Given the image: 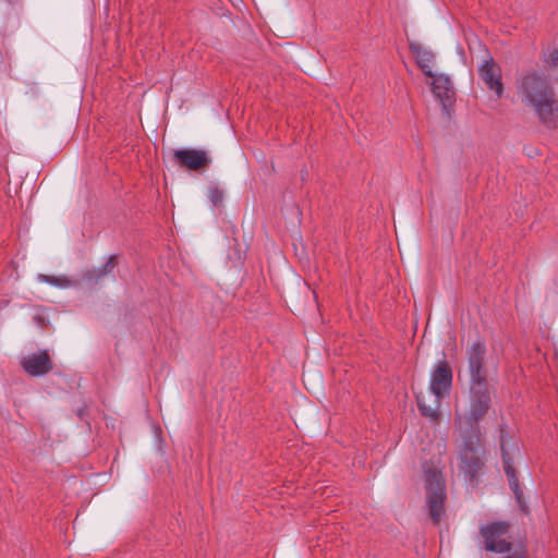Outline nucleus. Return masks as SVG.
I'll return each instance as SVG.
<instances>
[{
	"instance_id": "obj_1",
	"label": "nucleus",
	"mask_w": 558,
	"mask_h": 558,
	"mask_svg": "<svg viewBox=\"0 0 558 558\" xmlns=\"http://www.w3.org/2000/svg\"><path fill=\"white\" fill-rule=\"evenodd\" d=\"M515 87L521 102L534 110L546 129L558 128V96L545 73L529 69L517 78Z\"/></svg>"
},
{
	"instance_id": "obj_2",
	"label": "nucleus",
	"mask_w": 558,
	"mask_h": 558,
	"mask_svg": "<svg viewBox=\"0 0 558 558\" xmlns=\"http://www.w3.org/2000/svg\"><path fill=\"white\" fill-rule=\"evenodd\" d=\"M493 393L490 384H469V407L464 413L456 411V428L481 430L480 422L493 407Z\"/></svg>"
},
{
	"instance_id": "obj_3",
	"label": "nucleus",
	"mask_w": 558,
	"mask_h": 558,
	"mask_svg": "<svg viewBox=\"0 0 558 558\" xmlns=\"http://www.w3.org/2000/svg\"><path fill=\"white\" fill-rule=\"evenodd\" d=\"M460 444L458 446L459 468L473 481L485 464V449L481 430L456 428Z\"/></svg>"
},
{
	"instance_id": "obj_4",
	"label": "nucleus",
	"mask_w": 558,
	"mask_h": 558,
	"mask_svg": "<svg viewBox=\"0 0 558 558\" xmlns=\"http://www.w3.org/2000/svg\"><path fill=\"white\" fill-rule=\"evenodd\" d=\"M452 387V371L449 363L438 361L430 374L429 389L435 396L436 407H428L425 404L423 398L417 397V408L422 415L425 417L436 420L439 416L438 408L440 401L450 395Z\"/></svg>"
},
{
	"instance_id": "obj_5",
	"label": "nucleus",
	"mask_w": 558,
	"mask_h": 558,
	"mask_svg": "<svg viewBox=\"0 0 558 558\" xmlns=\"http://www.w3.org/2000/svg\"><path fill=\"white\" fill-rule=\"evenodd\" d=\"M426 502L428 513L434 524L440 522L445 513L446 486L442 475L435 469H427L424 472Z\"/></svg>"
},
{
	"instance_id": "obj_6",
	"label": "nucleus",
	"mask_w": 558,
	"mask_h": 558,
	"mask_svg": "<svg viewBox=\"0 0 558 558\" xmlns=\"http://www.w3.org/2000/svg\"><path fill=\"white\" fill-rule=\"evenodd\" d=\"M465 356L469 384H489V366L485 342L482 339H476L466 348Z\"/></svg>"
},
{
	"instance_id": "obj_7",
	"label": "nucleus",
	"mask_w": 558,
	"mask_h": 558,
	"mask_svg": "<svg viewBox=\"0 0 558 558\" xmlns=\"http://www.w3.org/2000/svg\"><path fill=\"white\" fill-rule=\"evenodd\" d=\"M509 529L510 524L507 521H494L481 525L480 534L484 541V549L497 554L510 553L512 544L505 539Z\"/></svg>"
},
{
	"instance_id": "obj_8",
	"label": "nucleus",
	"mask_w": 558,
	"mask_h": 558,
	"mask_svg": "<svg viewBox=\"0 0 558 558\" xmlns=\"http://www.w3.org/2000/svg\"><path fill=\"white\" fill-rule=\"evenodd\" d=\"M506 427L500 426V450L504 471L507 475L509 487L513 492L515 500L522 511L527 512V506L523 498V492L520 488L519 478L517 476L515 469L513 466V460L506 448V439L508 438Z\"/></svg>"
},
{
	"instance_id": "obj_9",
	"label": "nucleus",
	"mask_w": 558,
	"mask_h": 558,
	"mask_svg": "<svg viewBox=\"0 0 558 558\" xmlns=\"http://www.w3.org/2000/svg\"><path fill=\"white\" fill-rule=\"evenodd\" d=\"M173 160L180 168L193 171H204L213 161L207 150L195 148L173 150Z\"/></svg>"
},
{
	"instance_id": "obj_10",
	"label": "nucleus",
	"mask_w": 558,
	"mask_h": 558,
	"mask_svg": "<svg viewBox=\"0 0 558 558\" xmlns=\"http://www.w3.org/2000/svg\"><path fill=\"white\" fill-rule=\"evenodd\" d=\"M23 369L31 376H43L53 368V363L47 350H41L27 356L21 361Z\"/></svg>"
},
{
	"instance_id": "obj_11",
	"label": "nucleus",
	"mask_w": 558,
	"mask_h": 558,
	"mask_svg": "<svg viewBox=\"0 0 558 558\" xmlns=\"http://www.w3.org/2000/svg\"><path fill=\"white\" fill-rule=\"evenodd\" d=\"M478 74L489 90L496 94L497 98L504 95L501 69L492 58L486 60L478 69Z\"/></svg>"
},
{
	"instance_id": "obj_12",
	"label": "nucleus",
	"mask_w": 558,
	"mask_h": 558,
	"mask_svg": "<svg viewBox=\"0 0 558 558\" xmlns=\"http://www.w3.org/2000/svg\"><path fill=\"white\" fill-rule=\"evenodd\" d=\"M432 90L434 95L440 100L442 106L449 107L454 101V92L451 81L448 76L439 74L433 76Z\"/></svg>"
},
{
	"instance_id": "obj_13",
	"label": "nucleus",
	"mask_w": 558,
	"mask_h": 558,
	"mask_svg": "<svg viewBox=\"0 0 558 558\" xmlns=\"http://www.w3.org/2000/svg\"><path fill=\"white\" fill-rule=\"evenodd\" d=\"M409 48L411 53L414 56L418 68L423 71V73L427 77H433L434 73L432 71V66L435 60V54L430 50L425 49L417 43H411Z\"/></svg>"
},
{
	"instance_id": "obj_14",
	"label": "nucleus",
	"mask_w": 558,
	"mask_h": 558,
	"mask_svg": "<svg viewBox=\"0 0 558 558\" xmlns=\"http://www.w3.org/2000/svg\"><path fill=\"white\" fill-rule=\"evenodd\" d=\"M117 266V256L110 255L108 260L98 269H93L86 272L85 278L88 281L98 282L100 279L111 274Z\"/></svg>"
},
{
	"instance_id": "obj_15",
	"label": "nucleus",
	"mask_w": 558,
	"mask_h": 558,
	"mask_svg": "<svg viewBox=\"0 0 558 558\" xmlns=\"http://www.w3.org/2000/svg\"><path fill=\"white\" fill-rule=\"evenodd\" d=\"M543 60L548 70L558 75V49H554L549 53H544Z\"/></svg>"
},
{
	"instance_id": "obj_16",
	"label": "nucleus",
	"mask_w": 558,
	"mask_h": 558,
	"mask_svg": "<svg viewBox=\"0 0 558 558\" xmlns=\"http://www.w3.org/2000/svg\"><path fill=\"white\" fill-rule=\"evenodd\" d=\"M209 201L214 206H220L225 198V193L218 186H211L208 193Z\"/></svg>"
},
{
	"instance_id": "obj_17",
	"label": "nucleus",
	"mask_w": 558,
	"mask_h": 558,
	"mask_svg": "<svg viewBox=\"0 0 558 558\" xmlns=\"http://www.w3.org/2000/svg\"><path fill=\"white\" fill-rule=\"evenodd\" d=\"M40 278L44 279L45 282L54 284V286H66L70 283V280L61 277H50L47 275H40Z\"/></svg>"
}]
</instances>
